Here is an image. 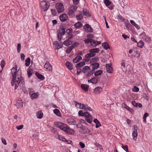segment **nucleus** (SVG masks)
Masks as SVG:
<instances>
[{
	"mask_svg": "<svg viewBox=\"0 0 152 152\" xmlns=\"http://www.w3.org/2000/svg\"><path fill=\"white\" fill-rule=\"evenodd\" d=\"M17 66L15 65L11 69V73L12 74V79L11 84L12 86H15V89H17L21 81L23 80L21 75L18 74L17 70Z\"/></svg>",
	"mask_w": 152,
	"mask_h": 152,
	"instance_id": "nucleus-1",
	"label": "nucleus"
},
{
	"mask_svg": "<svg viewBox=\"0 0 152 152\" xmlns=\"http://www.w3.org/2000/svg\"><path fill=\"white\" fill-rule=\"evenodd\" d=\"M54 124L56 126L59 128L66 133L72 134L73 133L72 129H71L68 125L60 122H55Z\"/></svg>",
	"mask_w": 152,
	"mask_h": 152,
	"instance_id": "nucleus-2",
	"label": "nucleus"
},
{
	"mask_svg": "<svg viewBox=\"0 0 152 152\" xmlns=\"http://www.w3.org/2000/svg\"><path fill=\"white\" fill-rule=\"evenodd\" d=\"M100 50L98 48H96L93 49H90L88 53L85 55V57L86 58L85 61L86 62H88L90 60V58L92 57H94L96 55V53L99 52Z\"/></svg>",
	"mask_w": 152,
	"mask_h": 152,
	"instance_id": "nucleus-3",
	"label": "nucleus"
},
{
	"mask_svg": "<svg viewBox=\"0 0 152 152\" xmlns=\"http://www.w3.org/2000/svg\"><path fill=\"white\" fill-rule=\"evenodd\" d=\"M56 8L59 13L62 12L64 10L63 5L61 3H57L56 5Z\"/></svg>",
	"mask_w": 152,
	"mask_h": 152,
	"instance_id": "nucleus-4",
	"label": "nucleus"
},
{
	"mask_svg": "<svg viewBox=\"0 0 152 152\" xmlns=\"http://www.w3.org/2000/svg\"><path fill=\"white\" fill-rule=\"evenodd\" d=\"M65 32V30L63 28H61L60 30L58 31L57 36L59 41H60L61 40L62 38V36L64 34Z\"/></svg>",
	"mask_w": 152,
	"mask_h": 152,
	"instance_id": "nucleus-5",
	"label": "nucleus"
},
{
	"mask_svg": "<svg viewBox=\"0 0 152 152\" xmlns=\"http://www.w3.org/2000/svg\"><path fill=\"white\" fill-rule=\"evenodd\" d=\"M132 128L133 129H134L133 131L132 134L133 139L134 140H136L137 139V137L138 135V134L137 132V126L136 125H135Z\"/></svg>",
	"mask_w": 152,
	"mask_h": 152,
	"instance_id": "nucleus-6",
	"label": "nucleus"
},
{
	"mask_svg": "<svg viewBox=\"0 0 152 152\" xmlns=\"http://www.w3.org/2000/svg\"><path fill=\"white\" fill-rule=\"evenodd\" d=\"M40 6L43 11H47L49 7L48 3L45 1H42L40 4Z\"/></svg>",
	"mask_w": 152,
	"mask_h": 152,
	"instance_id": "nucleus-7",
	"label": "nucleus"
},
{
	"mask_svg": "<svg viewBox=\"0 0 152 152\" xmlns=\"http://www.w3.org/2000/svg\"><path fill=\"white\" fill-rule=\"evenodd\" d=\"M77 7V6L73 5L72 6L69 8V10L68 12V14L69 15H71L74 14V12H75Z\"/></svg>",
	"mask_w": 152,
	"mask_h": 152,
	"instance_id": "nucleus-8",
	"label": "nucleus"
},
{
	"mask_svg": "<svg viewBox=\"0 0 152 152\" xmlns=\"http://www.w3.org/2000/svg\"><path fill=\"white\" fill-rule=\"evenodd\" d=\"M85 119L89 123H91L93 121L92 116L88 112L86 113Z\"/></svg>",
	"mask_w": 152,
	"mask_h": 152,
	"instance_id": "nucleus-9",
	"label": "nucleus"
},
{
	"mask_svg": "<svg viewBox=\"0 0 152 152\" xmlns=\"http://www.w3.org/2000/svg\"><path fill=\"white\" fill-rule=\"evenodd\" d=\"M74 102L75 105V107L77 108L81 109H84L85 104L78 102L76 101H74Z\"/></svg>",
	"mask_w": 152,
	"mask_h": 152,
	"instance_id": "nucleus-10",
	"label": "nucleus"
},
{
	"mask_svg": "<svg viewBox=\"0 0 152 152\" xmlns=\"http://www.w3.org/2000/svg\"><path fill=\"white\" fill-rule=\"evenodd\" d=\"M83 29L88 32H93V30L91 27L88 24H86L83 26Z\"/></svg>",
	"mask_w": 152,
	"mask_h": 152,
	"instance_id": "nucleus-11",
	"label": "nucleus"
},
{
	"mask_svg": "<svg viewBox=\"0 0 152 152\" xmlns=\"http://www.w3.org/2000/svg\"><path fill=\"white\" fill-rule=\"evenodd\" d=\"M44 67L49 71H51L52 68L51 65L48 61H47L44 66Z\"/></svg>",
	"mask_w": 152,
	"mask_h": 152,
	"instance_id": "nucleus-12",
	"label": "nucleus"
},
{
	"mask_svg": "<svg viewBox=\"0 0 152 152\" xmlns=\"http://www.w3.org/2000/svg\"><path fill=\"white\" fill-rule=\"evenodd\" d=\"M102 88L101 87H97L94 89V93L96 94H100L102 92Z\"/></svg>",
	"mask_w": 152,
	"mask_h": 152,
	"instance_id": "nucleus-13",
	"label": "nucleus"
},
{
	"mask_svg": "<svg viewBox=\"0 0 152 152\" xmlns=\"http://www.w3.org/2000/svg\"><path fill=\"white\" fill-rule=\"evenodd\" d=\"M68 17L67 15L64 14L59 16V18L60 20L62 21H64L67 20Z\"/></svg>",
	"mask_w": 152,
	"mask_h": 152,
	"instance_id": "nucleus-14",
	"label": "nucleus"
},
{
	"mask_svg": "<svg viewBox=\"0 0 152 152\" xmlns=\"http://www.w3.org/2000/svg\"><path fill=\"white\" fill-rule=\"evenodd\" d=\"M100 42L95 41L93 40V39H92V40L91 43V45L93 47H96V46L100 44Z\"/></svg>",
	"mask_w": 152,
	"mask_h": 152,
	"instance_id": "nucleus-15",
	"label": "nucleus"
},
{
	"mask_svg": "<svg viewBox=\"0 0 152 152\" xmlns=\"http://www.w3.org/2000/svg\"><path fill=\"white\" fill-rule=\"evenodd\" d=\"M106 70L109 73H111L113 70L111 66V64H106Z\"/></svg>",
	"mask_w": 152,
	"mask_h": 152,
	"instance_id": "nucleus-16",
	"label": "nucleus"
},
{
	"mask_svg": "<svg viewBox=\"0 0 152 152\" xmlns=\"http://www.w3.org/2000/svg\"><path fill=\"white\" fill-rule=\"evenodd\" d=\"M30 95L31 98L33 99L37 98L39 96V94L38 92L33 93Z\"/></svg>",
	"mask_w": 152,
	"mask_h": 152,
	"instance_id": "nucleus-17",
	"label": "nucleus"
},
{
	"mask_svg": "<svg viewBox=\"0 0 152 152\" xmlns=\"http://www.w3.org/2000/svg\"><path fill=\"white\" fill-rule=\"evenodd\" d=\"M16 105L18 108L22 107L23 102L22 101L20 100H18L16 104Z\"/></svg>",
	"mask_w": 152,
	"mask_h": 152,
	"instance_id": "nucleus-18",
	"label": "nucleus"
},
{
	"mask_svg": "<svg viewBox=\"0 0 152 152\" xmlns=\"http://www.w3.org/2000/svg\"><path fill=\"white\" fill-rule=\"evenodd\" d=\"M67 121L68 123L70 125H75L76 124V122L75 121L71 118L68 119Z\"/></svg>",
	"mask_w": 152,
	"mask_h": 152,
	"instance_id": "nucleus-19",
	"label": "nucleus"
},
{
	"mask_svg": "<svg viewBox=\"0 0 152 152\" xmlns=\"http://www.w3.org/2000/svg\"><path fill=\"white\" fill-rule=\"evenodd\" d=\"M99 64L98 63H94L92 64L91 66L92 67V69L94 71V70L99 67Z\"/></svg>",
	"mask_w": 152,
	"mask_h": 152,
	"instance_id": "nucleus-20",
	"label": "nucleus"
},
{
	"mask_svg": "<svg viewBox=\"0 0 152 152\" xmlns=\"http://www.w3.org/2000/svg\"><path fill=\"white\" fill-rule=\"evenodd\" d=\"M132 104L134 106L137 107L141 108L142 107V105L139 103H136L135 101H133L132 102Z\"/></svg>",
	"mask_w": 152,
	"mask_h": 152,
	"instance_id": "nucleus-21",
	"label": "nucleus"
},
{
	"mask_svg": "<svg viewBox=\"0 0 152 152\" xmlns=\"http://www.w3.org/2000/svg\"><path fill=\"white\" fill-rule=\"evenodd\" d=\"M82 88L85 91H87L89 88V86L87 84H82L81 86Z\"/></svg>",
	"mask_w": 152,
	"mask_h": 152,
	"instance_id": "nucleus-22",
	"label": "nucleus"
},
{
	"mask_svg": "<svg viewBox=\"0 0 152 152\" xmlns=\"http://www.w3.org/2000/svg\"><path fill=\"white\" fill-rule=\"evenodd\" d=\"M88 83H91L93 84H96L98 82L97 79L96 77H94L90 80H88Z\"/></svg>",
	"mask_w": 152,
	"mask_h": 152,
	"instance_id": "nucleus-23",
	"label": "nucleus"
},
{
	"mask_svg": "<svg viewBox=\"0 0 152 152\" xmlns=\"http://www.w3.org/2000/svg\"><path fill=\"white\" fill-rule=\"evenodd\" d=\"M82 59L81 56H77L75 59L73 60V62L74 63H77L79 61Z\"/></svg>",
	"mask_w": 152,
	"mask_h": 152,
	"instance_id": "nucleus-24",
	"label": "nucleus"
},
{
	"mask_svg": "<svg viewBox=\"0 0 152 152\" xmlns=\"http://www.w3.org/2000/svg\"><path fill=\"white\" fill-rule=\"evenodd\" d=\"M66 65L70 70H72L73 69V65L69 61H66Z\"/></svg>",
	"mask_w": 152,
	"mask_h": 152,
	"instance_id": "nucleus-25",
	"label": "nucleus"
},
{
	"mask_svg": "<svg viewBox=\"0 0 152 152\" xmlns=\"http://www.w3.org/2000/svg\"><path fill=\"white\" fill-rule=\"evenodd\" d=\"M36 116L37 118L41 119L42 117L43 113L41 111H38L37 112Z\"/></svg>",
	"mask_w": 152,
	"mask_h": 152,
	"instance_id": "nucleus-26",
	"label": "nucleus"
},
{
	"mask_svg": "<svg viewBox=\"0 0 152 152\" xmlns=\"http://www.w3.org/2000/svg\"><path fill=\"white\" fill-rule=\"evenodd\" d=\"M102 46L104 49L107 50L110 48V46L108 43L105 42L102 43Z\"/></svg>",
	"mask_w": 152,
	"mask_h": 152,
	"instance_id": "nucleus-27",
	"label": "nucleus"
},
{
	"mask_svg": "<svg viewBox=\"0 0 152 152\" xmlns=\"http://www.w3.org/2000/svg\"><path fill=\"white\" fill-rule=\"evenodd\" d=\"M90 70L89 67L87 66H85L83 67L82 70L83 73H86L89 71Z\"/></svg>",
	"mask_w": 152,
	"mask_h": 152,
	"instance_id": "nucleus-28",
	"label": "nucleus"
},
{
	"mask_svg": "<svg viewBox=\"0 0 152 152\" xmlns=\"http://www.w3.org/2000/svg\"><path fill=\"white\" fill-rule=\"evenodd\" d=\"M85 64L84 62H80L79 63L77 64L76 66V67L77 68H78L80 67L83 66Z\"/></svg>",
	"mask_w": 152,
	"mask_h": 152,
	"instance_id": "nucleus-29",
	"label": "nucleus"
},
{
	"mask_svg": "<svg viewBox=\"0 0 152 152\" xmlns=\"http://www.w3.org/2000/svg\"><path fill=\"white\" fill-rule=\"evenodd\" d=\"M54 113L59 117L61 116V114L59 110L57 109H55L53 110Z\"/></svg>",
	"mask_w": 152,
	"mask_h": 152,
	"instance_id": "nucleus-30",
	"label": "nucleus"
},
{
	"mask_svg": "<svg viewBox=\"0 0 152 152\" xmlns=\"http://www.w3.org/2000/svg\"><path fill=\"white\" fill-rule=\"evenodd\" d=\"M35 74L39 79L42 80H43L45 78L44 76L39 73L36 72Z\"/></svg>",
	"mask_w": 152,
	"mask_h": 152,
	"instance_id": "nucleus-31",
	"label": "nucleus"
},
{
	"mask_svg": "<svg viewBox=\"0 0 152 152\" xmlns=\"http://www.w3.org/2000/svg\"><path fill=\"white\" fill-rule=\"evenodd\" d=\"M74 26L77 28H79L82 26V24L81 22H78L76 23L74 25Z\"/></svg>",
	"mask_w": 152,
	"mask_h": 152,
	"instance_id": "nucleus-32",
	"label": "nucleus"
},
{
	"mask_svg": "<svg viewBox=\"0 0 152 152\" xmlns=\"http://www.w3.org/2000/svg\"><path fill=\"white\" fill-rule=\"evenodd\" d=\"M83 15L86 16L88 17L89 16V12L86 9H85L83 10Z\"/></svg>",
	"mask_w": 152,
	"mask_h": 152,
	"instance_id": "nucleus-33",
	"label": "nucleus"
},
{
	"mask_svg": "<svg viewBox=\"0 0 152 152\" xmlns=\"http://www.w3.org/2000/svg\"><path fill=\"white\" fill-rule=\"evenodd\" d=\"M72 43L71 41L69 39H67L64 42V44L66 46H68Z\"/></svg>",
	"mask_w": 152,
	"mask_h": 152,
	"instance_id": "nucleus-34",
	"label": "nucleus"
},
{
	"mask_svg": "<svg viewBox=\"0 0 152 152\" xmlns=\"http://www.w3.org/2000/svg\"><path fill=\"white\" fill-rule=\"evenodd\" d=\"M94 121L96 124V128H98L101 125L100 122L97 119H94Z\"/></svg>",
	"mask_w": 152,
	"mask_h": 152,
	"instance_id": "nucleus-35",
	"label": "nucleus"
},
{
	"mask_svg": "<svg viewBox=\"0 0 152 152\" xmlns=\"http://www.w3.org/2000/svg\"><path fill=\"white\" fill-rule=\"evenodd\" d=\"M88 113L87 112H86L84 113H83V111L82 110H80L78 112V114L80 116H86V113Z\"/></svg>",
	"mask_w": 152,
	"mask_h": 152,
	"instance_id": "nucleus-36",
	"label": "nucleus"
},
{
	"mask_svg": "<svg viewBox=\"0 0 152 152\" xmlns=\"http://www.w3.org/2000/svg\"><path fill=\"white\" fill-rule=\"evenodd\" d=\"M144 43L142 41H140V42L137 43V46L140 48H142L144 46Z\"/></svg>",
	"mask_w": 152,
	"mask_h": 152,
	"instance_id": "nucleus-37",
	"label": "nucleus"
},
{
	"mask_svg": "<svg viewBox=\"0 0 152 152\" xmlns=\"http://www.w3.org/2000/svg\"><path fill=\"white\" fill-rule=\"evenodd\" d=\"M31 59L29 57L28 58L25 60V65L26 66H28L30 64V62Z\"/></svg>",
	"mask_w": 152,
	"mask_h": 152,
	"instance_id": "nucleus-38",
	"label": "nucleus"
},
{
	"mask_svg": "<svg viewBox=\"0 0 152 152\" xmlns=\"http://www.w3.org/2000/svg\"><path fill=\"white\" fill-rule=\"evenodd\" d=\"M73 49V47L72 46H71L68 47L66 50V53L67 54H69L71 52V51Z\"/></svg>",
	"mask_w": 152,
	"mask_h": 152,
	"instance_id": "nucleus-39",
	"label": "nucleus"
},
{
	"mask_svg": "<svg viewBox=\"0 0 152 152\" xmlns=\"http://www.w3.org/2000/svg\"><path fill=\"white\" fill-rule=\"evenodd\" d=\"M117 17L119 19L118 21L119 22H122L124 20V18L120 14L117 16Z\"/></svg>",
	"mask_w": 152,
	"mask_h": 152,
	"instance_id": "nucleus-40",
	"label": "nucleus"
},
{
	"mask_svg": "<svg viewBox=\"0 0 152 152\" xmlns=\"http://www.w3.org/2000/svg\"><path fill=\"white\" fill-rule=\"evenodd\" d=\"M99 60V58L97 57H95V58H93L90 61V63L91 64H92L95 62Z\"/></svg>",
	"mask_w": 152,
	"mask_h": 152,
	"instance_id": "nucleus-41",
	"label": "nucleus"
},
{
	"mask_svg": "<svg viewBox=\"0 0 152 152\" xmlns=\"http://www.w3.org/2000/svg\"><path fill=\"white\" fill-rule=\"evenodd\" d=\"M84 110L86 111H92V109L87 105L85 104Z\"/></svg>",
	"mask_w": 152,
	"mask_h": 152,
	"instance_id": "nucleus-42",
	"label": "nucleus"
},
{
	"mask_svg": "<svg viewBox=\"0 0 152 152\" xmlns=\"http://www.w3.org/2000/svg\"><path fill=\"white\" fill-rule=\"evenodd\" d=\"M102 73V71L101 70H99L95 72L94 73V75L95 76H97L101 75Z\"/></svg>",
	"mask_w": 152,
	"mask_h": 152,
	"instance_id": "nucleus-43",
	"label": "nucleus"
},
{
	"mask_svg": "<svg viewBox=\"0 0 152 152\" xmlns=\"http://www.w3.org/2000/svg\"><path fill=\"white\" fill-rule=\"evenodd\" d=\"M94 72V71L93 69H91L89 72H88L86 75V76L87 77H89L91 76Z\"/></svg>",
	"mask_w": 152,
	"mask_h": 152,
	"instance_id": "nucleus-44",
	"label": "nucleus"
},
{
	"mask_svg": "<svg viewBox=\"0 0 152 152\" xmlns=\"http://www.w3.org/2000/svg\"><path fill=\"white\" fill-rule=\"evenodd\" d=\"M149 115L148 114V113H145L144 115L143 116V122L146 123V118Z\"/></svg>",
	"mask_w": 152,
	"mask_h": 152,
	"instance_id": "nucleus-45",
	"label": "nucleus"
},
{
	"mask_svg": "<svg viewBox=\"0 0 152 152\" xmlns=\"http://www.w3.org/2000/svg\"><path fill=\"white\" fill-rule=\"evenodd\" d=\"M151 38L150 37L147 35H146V36L143 39L145 40L147 42H150L151 40Z\"/></svg>",
	"mask_w": 152,
	"mask_h": 152,
	"instance_id": "nucleus-46",
	"label": "nucleus"
},
{
	"mask_svg": "<svg viewBox=\"0 0 152 152\" xmlns=\"http://www.w3.org/2000/svg\"><path fill=\"white\" fill-rule=\"evenodd\" d=\"M91 40L92 39L88 38L84 40V42L86 44H88L89 42L91 43Z\"/></svg>",
	"mask_w": 152,
	"mask_h": 152,
	"instance_id": "nucleus-47",
	"label": "nucleus"
},
{
	"mask_svg": "<svg viewBox=\"0 0 152 152\" xmlns=\"http://www.w3.org/2000/svg\"><path fill=\"white\" fill-rule=\"evenodd\" d=\"M77 19L78 20H82L83 18V16L82 14H79L76 16Z\"/></svg>",
	"mask_w": 152,
	"mask_h": 152,
	"instance_id": "nucleus-48",
	"label": "nucleus"
},
{
	"mask_svg": "<svg viewBox=\"0 0 152 152\" xmlns=\"http://www.w3.org/2000/svg\"><path fill=\"white\" fill-rule=\"evenodd\" d=\"M83 130L84 131V132L83 133H84L88 134L90 132V130L87 128L83 129Z\"/></svg>",
	"mask_w": 152,
	"mask_h": 152,
	"instance_id": "nucleus-49",
	"label": "nucleus"
},
{
	"mask_svg": "<svg viewBox=\"0 0 152 152\" xmlns=\"http://www.w3.org/2000/svg\"><path fill=\"white\" fill-rule=\"evenodd\" d=\"M104 3L106 6H108L111 4V2L109 0H105L104 1Z\"/></svg>",
	"mask_w": 152,
	"mask_h": 152,
	"instance_id": "nucleus-50",
	"label": "nucleus"
},
{
	"mask_svg": "<svg viewBox=\"0 0 152 152\" xmlns=\"http://www.w3.org/2000/svg\"><path fill=\"white\" fill-rule=\"evenodd\" d=\"M58 138L59 140H62L64 142L66 140V139L65 138H64L62 135H58Z\"/></svg>",
	"mask_w": 152,
	"mask_h": 152,
	"instance_id": "nucleus-51",
	"label": "nucleus"
},
{
	"mask_svg": "<svg viewBox=\"0 0 152 152\" xmlns=\"http://www.w3.org/2000/svg\"><path fill=\"white\" fill-rule=\"evenodd\" d=\"M28 75V77L31 76L33 73V71L31 70L28 69L27 70Z\"/></svg>",
	"mask_w": 152,
	"mask_h": 152,
	"instance_id": "nucleus-52",
	"label": "nucleus"
},
{
	"mask_svg": "<svg viewBox=\"0 0 152 152\" xmlns=\"http://www.w3.org/2000/svg\"><path fill=\"white\" fill-rule=\"evenodd\" d=\"M122 106L123 107L126 109L128 110H129V109H130V107L124 103H123L122 104Z\"/></svg>",
	"mask_w": 152,
	"mask_h": 152,
	"instance_id": "nucleus-53",
	"label": "nucleus"
},
{
	"mask_svg": "<svg viewBox=\"0 0 152 152\" xmlns=\"http://www.w3.org/2000/svg\"><path fill=\"white\" fill-rule=\"evenodd\" d=\"M5 63V61L4 60H2L1 62V67L2 69H3L4 67Z\"/></svg>",
	"mask_w": 152,
	"mask_h": 152,
	"instance_id": "nucleus-54",
	"label": "nucleus"
},
{
	"mask_svg": "<svg viewBox=\"0 0 152 152\" xmlns=\"http://www.w3.org/2000/svg\"><path fill=\"white\" fill-rule=\"evenodd\" d=\"M122 147L126 152H128V147L127 145H122Z\"/></svg>",
	"mask_w": 152,
	"mask_h": 152,
	"instance_id": "nucleus-55",
	"label": "nucleus"
},
{
	"mask_svg": "<svg viewBox=\"0 0 152 152\" xmlns=\"http://www.w3.org/2000/svg\"><path fill=\"white\" fill-rule=\"evenodd\" d=\"M146 36V35L145 33V32H143L140 35V36L141 38L143 39Z\"/></svg>",
	"mask_w": 152,
	"mask_h": 152,
	"instance_id": "nucleus-56",
	"label": "nucleus"
},
{
	"mask_svg": "<svg viewBox=\"0 0 152 152\" xmlns=\"http://www.w3.org/2000/svg\"><path fill=\"white\" fill-rule=\"evenodd\" d=\"M139 90V88L136 86H134V88L132 89L133 91L135 92H137Z\"/></svg>",
	"mask_w": 152,
	"mask_h": 152,
	"instance_id": "nucleus-57",
	"label": "nucleus"
},
{
	"mask_svg": "<svg viewBox=\"0 0 152 152\" xmlns=\"http://www.w3.org/2000/svg\"><path fill=\"white\" fill-rule=\"evenodd\" d=\"M21 45L20 44H18L17 46V50L18 53H20L21 49Z\"/></svg>",
	"mask_w": 152,
	"mask_h": 152,
	"instance_id": "nucleus-58",
	"label": "nucleus"
},
{
	"mask_svg": "<svg viewBox=\"0 0 152 152\" xmlns=\"http://www.w3.org/2000/svg\"><path fill=\"white\" fill-rule=\"evenodd\" d=\"M65 143L66 144H72V142L70 140H66H66L64 141Z\"/></svg>",
	"mask_w": 152,
	"mask_h": 152,
	"instance_id": "nucleus-59",
	"label": "nucleus"
},
{
	"mask_svg": "<svg viewBox=\"0 0 152 152\" xmlns=\"http://www.w3.org/2000/svg\"><path fill=\"white\" fill-rule=\"evenodd\" d=\"M79 45V43L77 42L74 43L72 45V46L73 47V48L75 47H77Z\"/></svg>",
	"mask_w": 152,
	"mask_h": 152,
	"instance_id": "nucleus-60",
	"label": "nucleus"
},
{
	"mask_svg": "<svg viewBox=\"0 0 152 152\" xmlns=\"http://www.w3.org/2000/svg\"><path fill=\"white\" fill-rule=\"evenodd\" d=\"M95 145L96 146H97V147L99 148L100 149H101L102 148V145L98 142H96L95 143Z\"/></svg>",
	"mask_w": 152,
	"mask_h": 152,
	"instance_id": "nucleus-61",
	"label": "nucleus"
},
{
	"mask_svg": "<svg viewBox=\"0 0 152 152\" xmlns=\"http://www.w3.org/2000/svg\"><path fill=\"white\" fill-rule=\"evenodd\" d=\"M79 145L82 148H84L85 146V144L81 142H79Z\"/></svg>",
	"mask_w": 152,
	"mask_h": 152,
	"instance_id": "nucleus-62",
	"label": "nucleus"
},
{
	"mask_svg": "<svg viewBox=\"0 0 152 152\" xmlns=\"http://www.w3.org/2000/svg\"><path fill=\"white\" fill-rule=\"evenodd\" d=\"M51 11L52 12V14L54 16H55L56 15V11L55 9H51Z\"/></svg>",
	"mask_w": 152,
	"mask_h": 152,
	"instance_id": "nucleus-63",
	"label": "nucleus"
},
{
	"mask_svg": "<svg viewBox=\"0 0 152 152\" xmlns=\"http://www.w3.org/2000/svg\"><path fill=\"white\" fill-rule=\"evenodd\" d=\"M28 91L29 94V95H31L32 93H33L34 90L31 88H28Z\"/></svg>",
	"mask_w": 152,
	"mask_h": 152,
	"instance_id": "nucleus-64",
	"label": "nucleus"
}]
</instances>
